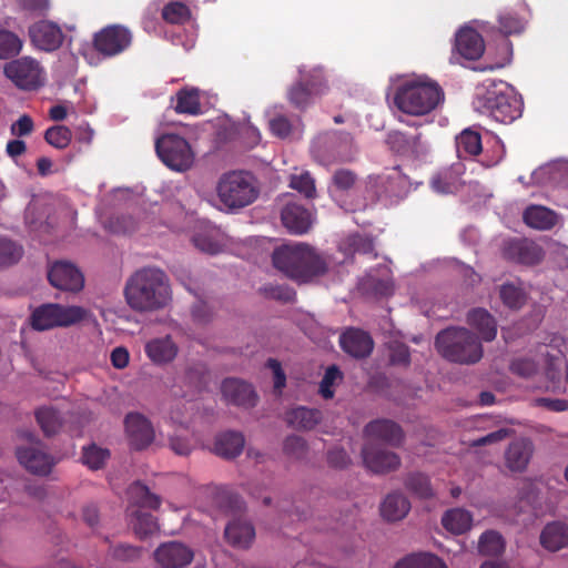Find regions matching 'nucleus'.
Masks as SVG:
<instances>
[{"instance_id":"25","label":"nucleus","mask_w":568,"mask_h":568,"mask_svg":"<svg viewBox=\"0 0 568 568\" xmlns=\"http://www.w3.org/2000/svg\"><path fill=\"white\" fill-rule=\"evenodd\" d=\"M532 455V445L527 439L513 442L505 453L506 466L511 471L526 469Z\"/></svg>"},{"instance_id":"29","label":"nucleus","mask_w":568,"mask_h":568,"mask_svg":"<svg viewBox=\"0 0 568 568\" xmlns=\"http://www.w3.org/2000/svg\"><path fill=\"white\" fill-rule=\"evenodd\" d=\"M525 223L536 230H549L558 222L557 214L541 205H531L524 213Z\"/></svg>"},{"instance_id":"37","label":"nucleus","mask_w":568,"mask_h":568,"mask_svg":"<svg viewBox=\"0 0 568 568\" xmlns=\"http://www.w3.org/2000/svg\"><path fill=\"white\" fill-rule=\"evenodd\" d=\"M321 419L316 409L297 407L286 414L287 423L296 429H312Z\"/></svg>"},{"instance_id":"35","label":"nucleus","mask_w":568,"mask_h":568,"mask_svg":"<svg viewBox=\"0 0 568 568\" xmlns=\"http://www.w3.org/2000/svg\"><path fill=\"white\" fill-rule=\"evenodd\" d=\"M394 568H448V566L436 555L418 552L402 558Z\"/></svg>"},{"instance_id":"20","label":"nucleus","mask_w":568,"mask_h":568,"mask_svg":"<svg viewBox=\"0 0 568 568\" xmlns=\"http://www.w3.org/2000/svg\"><path fill=\"white\" fill-rule=\"evenodd\" d=\"M221 390L229 403L247 407L255 404L256 396L252 386L243 381L226 378L222 383Z\"/></svg>"},{"instance_id":"53","label":"nucleus","mask_w":568,"mask_h":568,"mask_svg":"<svg viewBox=\"0 0 568 568\" xmlns=\"http://www.w3.org/2000/svg\"><path fill=\"white\" fill-rule=\"evenodd\" d=\"M518 251H519V261L525 264L538 263L544 256L542 250L540 248V246L532 242L523 243L518 247Z\"/></svg>"},{"instance_id":"19","label":"nucleus","mask_w":568,"mask_h":568,"mask_svg":"<svg viewBox=\"0 0 568 568\" xmlns=\"http://www.w3.org/2000/svg\"><path fill=\"white\" fill-rule=\"evenodd\" d=\"M365 467L376 474L387 473L396 469L399 464V457L392 452L366 445L362 452Z\"/></svg>"},{"instance_id":"5","label":"nucleus","mask_w":568,"mask_h":568,"mask_svg":"<svg viewBox=\"0 0 568 568\" xmlns=\"http://www.w3.org/2000/svg\"><path fill=\"white\" fill-rule=\"evenodd\" d=\"M128 495L130 500L128 518L135 535L140 538H145L156 532L159 526L155 518L143 509H159L161 498L151 493L150 489L141 483L132 484L128 490Z\"/></svg>"},{"instance_id":"14","label":"nucleus","mask_w":568,"mask_h":568,"mask_svg":"<svg viewBox=\"0 0 568 568\" xmlns=\"http://www.w3.org/2000/svg\"><path fill=\"white\" fill-rule=\"evenodd\" d=\"M124 429L130 446L136 450L145 449L155 438L151 422L140 413H130L125 416Z\"/></svg>"},{"instance_id":"57","label":"nucleus","mask_w":568,"mask_h":568,"mask_svg":"<svg viewBox=\"0 0 568 568\" xmlns=\"http://www.w3.org/2000/svg\"><path fill=\"white\" fill-rule=\"evenodd\" d=\"M110 556L118 560H132L140 556V548L130 545H118L110 550Z\"/></svg>"},{"instance_id":"16","label":"nucleus","mask_w":568,"mask_h":568,"mask_svg":"<svg viewBox=\"0 0 568 568\" xmlns=\"http://www.w3.org/2000/svg\"><path fill=\"white\" fill-rule=\"evenodd\" d=\"M29 36L34 47L47 52L59 49L64 39L61 28L57 23L47 20L32 24L29 29Z\"/></svg>"},{"instance_id":"47","label":"nucleus","mask_w":568,"mask_h":568,"mask_svg":"<svg viewBox=\"0 0 568 568\" xmlns=\"http://www.w3.org/2000/svg\"><path fill=\"white\" fill-rule=\"evenodd\" d=\"M109 457L110 452L108 449L95 445L83 448L82 460L91 469H99L103 467Z\"/></svg>"},{"instance_id":"12","label":"nucleus","mask_w":568,"mask_h":568,"mask_svg":"<svg viewBox=\"0 0 568 568\" xmlns=\"http://www.w3.org/2000/svg\"><path fill=\"white\" fill-rule=\"evenodd\" d=\"M24 436L29 445L19 446L16 452L20 465L34 475H49L57 463L55 459L44 450L39 440L33 439L32 435L24 434Z\"/></svg>"},{"instance_id":"43","label":"nucleus","mask_w":568,"mask_h":568,"mask_svg":"<svg viewBox=\"0 0 568 568\" xmlns=\"http://www.w3.org/2000/svg\"><path fill=\"white\" fill-rule=\"evenodd\" d=\"M175 111L178 113L199 114L201 104L196 89L181 90L176 94Z\"/></svg>"},{"instance_id":"36","label":"nucleus","mask_w":568,"mask_h":568,"mask_svg":"<svg viewBox=\"0 0 568 568\" xmlns=\"http://www.w3.org/2000/svg\"><path fill=\"white\" fill-rule=\"evenodd\" d=\"M481 151V139L479 133L465 129L456 138V152L459 159L477 155Z\"/></svg>"},{"instance_id":"23","label":"nucleus","mask_w":568,"mask_h":568,"mask_svg":"<svg viewBox=\"0 0 568 568\" xmlns=\"http://www.w3.org/2000/svg\"><path fill=\"white\" fill-rule=\"evenodd\" d=\"M365 435L372 440H381L397 446L403 440L400 427L392 420L378 419L365 427Z\"/></svg>"},{"instance_id":"4","label":"nucleus","mask_w":568,"mask_h":568,"mask_svg":"<svg viewBox=\"0 0 568 568\" xmlns=\"http://www.w3.org/2000/svg\"><path fill=\"white\" fill-rule=\"evenodd\" d=\"M217 206L233 212L251 205L260 194L256 178L248 171L233 170L223 173L215 185Z\"/></svg>"},{"instance_id":"6","label":"nucleus","mask_w":568,"mask_h":568,"mask_svg":"<svg viewBox=\"0 0 568 568\" xmlns=\"http://www.w3.org/2000/svg\"><path fill=\"white\" fill-rule=\"evenodd\" d=\"M437 351L447 359L458 363H475L480 359V343L466 328H447L436 337Z\"/></svg>"},{"instance_id":"1","label":"nucleus","mask_w":568,"mask_h":568,"mask_svg":"<svg viewBox=\"0 0 568 568\" xmlns=\"http://www.w3.org/2000/svg\"><path fill=\"white\" fill-rule=\"evenodd\" d=\"M124 298L131 310L152 313L165 310L172 302V288L166 273L153 266L136 270L124 285Z\"/></svg>"},{"instance_id":"45","label":"nucleus","mask_w":568,"mask_h":568,"mask_svg":"<svg viewBox=\"0 0 568 568\" xmlns=\"http://www.w3.org/2000/svg\"><path fill=\"white\" fill-rule=\"evenodd\" d=\"M504 550L501 536L496 531L484 532L478 542V551L485 556L499 555Z\"/></svg>"},{"instance_id":"26","label":"nucleus","mask_w":568,"mask_h":568,"mask_svg":"<svg viewBox=\"0 0 568 568\" xmlns=\"http://www.w3.org/2000/svg\"><path fill=\"white\" fill-rule=\"evenodd\" d=\"M225 538L234 547L247 548L255 538V529L246 519L237 518L225 527Z\"/></svg>"},{"instance_id":"64","label":"nucleus","mask_w":568,"mask_h":568,"mask_svg":"<svg viewBox=\"0 0 568 568\" xmlns=\"http://www.w3.org/2000/svg\"><path fill=\"white\" fill-rule=\"evenodd\" d=\"M328 464L335 468H344L349 464V457L343 449H333L327 456Z\"/></svg>"},{"instance_id":"31","label":"nucleus","mask_w":568,"mask_h":568,"mask_svg":"<svg viewBox=\"0 0 568 568\" xmlns=\"http://www.w3.org/2000/svg\"><path fill=\"white\" fill-rule=\"evenodd\" d=\"M410 503L402 494H389L381 505V514L388 521H397L406 517Z\"/></svg>"},{"instance_id":"54","label":"nucleus","mask_w":568,"mask_h":568,"mask_svg":"<svg viewBox=\"0 0 568 568\" xmlns=\"http://www.w3.org/2000/svg\"><path fill=\"white\" fill-rule=\"evenodd\" d=\"M169 446L176 455L186 456L194 449L195 444L192 438L176 433L170 436Z\"/></svg>"},{"instance_id":"42","label":"nucleus","mask_w":568,"mask_h":568,"mask_svg":"<svg viewBox=\"0 0 568 568\" xmlns=\"http://www.w3.org/2000/svg\"><path fill=\"white\" fill-rule=\"evenodd\" d=\"M270 129L274 135L281 139L300 138L303 131L298 121L292 123L287 118L283 115L271 119Z\"/></svg>"},{"instance_id":"51","label":"nucleus","mask_w":568,"mask_h":568,"mask_svg":"<svg viewBox=\"0 0 568 568\" xmlns=\"http://www.w3.org/2000/svg\"><path fill=\"white\" fill-rule=\"evenodd\" d=\"M290 186L308 199H313L316 195L315 181L308 172L292 175Z\"/></svg>"},{"instance_id":"33","label":"nucleus","mask_w":568,"mask_h":568,"mask_svg":"<svg viewBox=\"0 0 568 568\" xmlns=\"http://www.w3.org/2000/svg\"><path fill=\"white\" fill-rule=\"evenodd\" d=\"M442 524L449 532L462 535L470 529L473 516L463 508H453L443 515Z\"/></svg>"},{"instance_id":"52","label":"nucleus","mask_w":568,"mask_h":568,"mask_svg":"<svg viewBox=\"0 0 568 568\" xmlns=\"http://www.w3.org/2000/svg\"><path fill=\"white\" fill-rule=\"evenodd\" d=\"M342 378V374L336 366L326 369L325 375L320 384V393L324 398H332L334 395L333 386Z\"/></svg>"},{"instance_id":"41","label":"nucleus","mask_w":568,"mask_h":568,"mask_svg":"<svg viewBox=\"0 0 568 568\" xmlns=\"http://www.w3.org/2000/svg\"><path fill=\"white\" fill-rule=\"evenodd\" d=\"M320 92L321 89L316 82L307 83V87L303 82H298L290 89L287 97L293 105L304 108L311 102L312 97Z\"/></svg>"},{"instance_id":"34","label":"nucleus","mask_w":568,"mask_h":568,"mask_svg":"<svg viewBox=\"0 0 568 568\" xmlns=\"http://www.w3.org/2000/svg\"><path fill=\"white\" fill-rule=\"evenodd\" d=\"M244 437L240 433H224L215 442L214 452L224 458L239 456L244 448Z\"/></svg>"},{"instance_id":"61","label":"nucleus","mask_w":568,"mask_h":568,"mask_svg":"<svg viewBox=\"0 0 568 568\" xmlns=\"http://www.w3.org/2000/svg\"><path fill=\"white\" fill-rule=\"evenodd\" d=\"M508 436H509V430L506 428H500V429L493 432L486 436H483L478 439L473 440L470 443V446L476 447V446L495 444V443H498V442L507 438Z\"/></svg>"},{"instance_id":"21","label":"nucleus","mask_w":568,"mask_h":568,"mask_svg":"<svg viewBox=\"0 0 568 568\" xmlns=\"http://www.w3.org/2000/svg\"><path fill=\"white\" fill-rule=\"evenodd\" d=\"M281 217L283 225L293 234L306 233L313 223V214L296 203L287 204Z\"/></svg>"},{"instance_id":"17","label":"nucleus","mask_w":568,"mask_h":568,"mask_svg":"<svg viewBox=\"0 0 568 568\" xmlns=\"http://www.w3.org/2000/svg\"><path fill=\"white\" fill-rule=\"evenodd\" d=\"M48 278L52 286L62 291L78 292L84 284L82 273L68 262L54 263L48 272Z\"/></svg>"},{"instance_id":"3","label":"nucleus","mask_w":568,"mask_h":568,"mask_svg":"<svg viewBox=\"0 0 568 568\" xmlns=\"http://www.w3.org/2000/svg\"><path fill=\"white\" fill-rule=\"evenodd\" d=\"M444 100L442 89L425 77L406 79L396 90V108L409 115L420 116L436 109Z\"/></svg>"},{"instance_id":"15","label":"nucleus","mask_w":568,"mask_h":568,"mask_svg":"<svg viewBox=\"0 0 568 568\" xmlns=\"http://www.w3.org/2000/svg\"><path fill=\"white\" fill-rule=\"evenodd\" d=\"M193 550L179 541L160 545L154 551V559L162 568H183L192 562Z\"/></svg>"},{"instance_id":"58","label":"nucleus","mask_w":568,"mask_h":568,"mask_svg":"<svg viewBox=\"0 0 568 568\" xmlns=\"http://www.w3.org/2000/svg\"><path fill=\"white\" fill-rule=\"evenodd\" d=\"M10 131L11 134L16 136L29 135L33 131V121L29 115L23 114L12 123Z\"/></svg>"},{"instance_id":"32","label":"nucleus","mask_w":568,"mask_h":568,"mask_svg":"<svg viewBox=\"0 0 568 568\" xmlns=\"http://www.w3.org/2000/svg\"><path fill=\"white\" fill-rule=\"evenodd\" d=\"M540 542L550 551L561 549L568 544V527L561 523L548 524L540 535Z\"/></svg>"},{"instance_id":"28","label":"nucleus","mask_w":568,"mask_h":568,"mask_svg":"<svg viewBox=\"0 0 568 568\" xmlns=\"http://www.w3.org/2000/svg\"><path fill=\"white\" fill-rule=\"evenodd\" d=\"M464 173L463 164L457 163L452 168L442 170L432 179V187L440 194L456 192L460 186V176Z\"/></svg>"},{"instance_id":"49","label":"nucleus","mask_w":568,"mask_h":568,"mask_svg":"<svg viewBox=\"0 0 568 568\" xmlns=\"http://www.w3.org/2000/svg\"><path fill=\"white\" fill-rule=\"evenodd\" d=\"M22 247L7 239H0V267L17 263L22 256Z\"/></svg>"},{"instance_id":"38","label":"nucleus","mask_w":568,"mask_h":568,"mask_svg":"<svg viewBox=\"0 0 568 568\" xmlns=\"http://www.w3.org/2000/svg\"><path fill=\"white\" fill-rule=\"evenodd\" d=\"M195 246L202 252L216 254L224 246L223 234L216 229H210L203 233H199L194 237Z\"/></svg>"},{"instance_id":"55","label":"nucleus","mask_w":568,"mask_h":568,"mask_svg":"<svg viewBox=\"0 0 568 568\" xmlns=\"http://www.w3.org/2000/svg\"><path fill=\"white\" fill-rule=\"evenodd\" d=\"M500 29L505 34L520 32L524 28L523 21L513 12H503L499 14Z\"/></svg>"},{"instance_id":"7","label":"nucleus","mask_w":568,"mask_h":568,"mask_svg":"<svg viewBox=\"0 0 568 568\" xmlns=\"http://www.w3.org/2000/svg\"><path fill=\"white\" fill-rule=\"evenodd\" d=\"M90 315L91 313L82 306L49 303L32 312L30 324L37 331H47L77 325L88 320Z\"/></svg>"},{"instance_id":"56","label":"nucleus","mask_w":568,"mask_h":568,"mask_svg":"<svg viewBox=\"0 0 568 568\" xmlns=\"http://www.w3.org/2000/svg\"><path fill=\"white\" fill-rule=\"evenodd\" d=\"M356 175L349 170H337L333 175V184L339 191H347L354 186Z\"/></svg>"},{"instance_id":"30","label":"nucleus","mask_w":568,"mask_h":568,"mask_svg":"<svg viewBox=\"0 0 568 568\" xmlns=\"http://www.w3.org/2000/svg\"><path fill=\"white\" fill-rule=\"evenodd\" d=\"M467 322L478 331L481 338L486 342L493 341L497 335L496 321L486 310H473L468 314Z\"/></svg>"},{"instance_id":"50","label":"nucleus","mask_w":568,"mask_h":568,"mask_svg":"<svg viewBox=\"0 0 568 568\" xmlns=\"http://www.w3.org/2000/svg\"><path fill=\"white\" fill-rule=\"evenodd\" d=\"M406 487L420 498L433 496V488L429 479L423 474H412L406 480Z\"/></svg>"},{"instance_id":"22","label":"nucleus","mask_w":568,"mask_h":568,"mask_svg":"<svg viewBox=\"0 0 568 568\" xmlns=\"http://www.w3.org/2000/svg\"><path fill=\"white\" fill-rule=\"evenodd\" d=\"M456 50L468 60H476L485 51V44L481 36L471 28L465 27L456 34Z\"/></svg>"},{"instance_id":"13","label":"nucleus","mask_w":568,"mask_h":568,"mask_svg":"<svg viewBox=\"0 0 568 568\" xmlns=\"http://www.w3.org/2000/svg\"><path fill=\"white\" fill-rule=\"evenodd\" d=\"M132 41L131 32L121 26H109L94 36L95 49L106 57L124 51Z\"/></svg>"},{"instance_id":"60","label":"nucleus","mask_w":568,"mask_h":568,"mask_svg":"<svg viewBox=\"0 0 568 568\" xmlns=\"http://www.w3.org/2000/svg\"><path fill=\"white\" fill-rule=\"evenodd\" d=\"M511 371L520 376L528 377L537 372V364L529 358L516 359L511 364Z\"/></svg>"},{"instance_id":"8","label":"nucleus","mask_w":568,"mask_h":568,"mask_svg":"<svg viewBox=\"0 0 568 568\" xmlns=\"http://www.w3.org/2000/svg\"><path fill=\"white\" fill-rule=\"evenodd\" d=\"M474 108L500 123H510L521 114V103L514 94L496 90L478 95Z\"/></svg>"},{"instance_id":"44","label":"nucleus","mask_w":568,"mask_h":568,"mask_svg":"<svg viewBox=\"0 0 568 568\" xmlns=\"http://www.w3.org/2000/svg\"><path fill=\"white\" fill-rule=\"evenodd\" d=\"M22 40L13 32L0 30V60L18 55L22 50Z\"/></svg>"},{"instance_id":"63","label":"nucleus","mask_w":568,"mask_h":568,"mask_svg":"<svg viewBox=\"0 0 568 568\" xmlns=\"http://www.w3.org/2000/svg\"><path fill=\"white\" fill-rule=\"evenodd\" d=\"M20 7L30 13L41 14L48 11L49 0H20Z\"/></svg>"},{"instance_id":"59","label":"nucleus","mask_w":568,"mask_h":568,"mask_svg":"<svg viewBox=\"0 0 568 568\" xmlns=\"http://www.w3.org/2000/svg\"><path fill=\"white\" fill-rule=\"evenodd\" d=\"M284 450L295 458H301L305 453V442L298 436H290L284 443Z\"/></svg>"},{"instance_id":"62","label":"nucleus","mask_w":568,"mask_h":568,"mask_svg":"<svg viewBox=\"0 0 568 568\" xmlns=\"http://www.w3.org/2000/svg\"><path fill=\"white\" fill-rule=\"evenodd\" d=\"M111 363L118 369H123L128 366L130 354L125 347L119 346L111 352Z\"/></svg>"},{"instance_id":"9","label":"nucleus","mask_w":568,"mask_h":568,"mask_svg":"<svg viewBox=\"0 0 568 568\" xmlns=\"http://www.w3.org/2000/svg\"><path fill=\"white\" fill-rule=\"evenodd\" d=\"M155 151L161 161L171 170L183 172L194 162L189 142L176 134H163L155 140Z\"/></svg>"},{"instance_id":"40","label":"nucleus","mask_w":568,"mask_h":568,"mask_svg":"<svg viewBox=\"0 0 568 568\" xmlns=\"http://www.w3.org/2000/svg\"><path fill=\"white\" fill-rule=\"evenodd\" d=\"M37 422L47 436L57 434L63 425L62 416L51 407H42L36 413Z\"/></svg>"},{"instance_id":"11","label":"nucleus","mask_w":568,"mask_h":568,"mask_svg":"<svg viewBox=\"0 0 568 568\" xmlns=\"http://www.w3.org/2000/svg\"><path fill=\"white\" fill-rule=\"evenodd\" d=\"M313 155L324 165H327L331 160H352L354 155L353 140L348 134H331L318 139L313 146Z\"/></svg>"},{"instance_id":"2","label":"nucleus","mask_w":568,"mask_h":568,"mask_svg":"<svg viewBox=\"0 0 568 568\" xmlns=\"http://www.w3.org/2000/svg\"><path fill=\"white\" fill-rule=\"evenodd\" d=\"M272 260L275 268L298 283H308L331 267V260L306 243L284 244L274 250Z\"/></svg>"},{"instance_id":"46","label":"nucleus","mask_w":568,"mask_h":568,"mask_svg":"<svg viewBox=\"0 0 568 568\" xmlns=\"http://www.w3.org/2000/svg\"><path fill=\"white\" fill-rule=\"evenodd\" d=\"M44 140L53 148L63 150L70 144L72 133L64 125H54L45 131Z\"/></svg>"},{"instance_id":"18","label":"nucleus","mask_w":568,"mask_h":568,"mask_svg":"<svg viewBox=\"0 0 568 568\" xmlns=\"http://www.w3.org/2000/svg\"><path fill=\"white\" fill-rule=\"evenodd\" d=\"M146 357L156 366L172 363L179 354V346L170 335L149 339L144 345Z\"/></svg>"},{"instance_id":"39","label":"nucleus","mask_w":568,"mask_h":568,"mask_svg":"<svg viewBox=\"0 0 568 568\" xmlns=\"http://www.w3.org/2000/svg\"><path fill=\"white\" fill-rule=\"evenodd\" d=\"M499 296L504 305L511 310H519L527 302V294L520 284L506 283L501 285Z\"/></svg>"},{"instance_id":"27","label":"nucleus","mask_w":568,"mask_h":568,"mask_svg":"<svg viewBox=\"0 0 568 568\" xmlns=\"http://www.w3.org/2000/svg\"><path fill=\"white\" fill-rule=\"evenodd\" d=\"M531 180L536 184L556 183L562 184L568 182V162L556 161L538 168L531 174Z\"/></svg>"},{"instance_id":"48","label":"nucleus","mask_w":568,"mask_h":568,"mask_svg":"<svg viewBox=\"0 0 568 568\" xmlns=\"http://www.w3.org/2000/svg\"><path fill=\"white\" fill-rule=\"evenodd\" d=\"M162 17L170 23H183L190 18V9L182 2H170L163 8Z\"/></svg>"},{"instance_id":"10","label":"nucleus","mask_w":568,"mask_h":568,"mask_svg":"<svg viewBox=\"0 0 568 568\" xmlns=\"http://www.w3.org/2000/svg\"><path fill=\"white\" fill-rule=\"evenodd\" d=\"M3 72L18 88L34 90L45 81V71L42 65L31 57H22L6 63Z\"/></svg>"},{"instance_id":"24","label":"nucleus","mask_w":568,"mask_h":568,"mask_svg":"<svg viewBox=\"0 0 568 568\" xmlns=\"http://www.w3.org/2000/svg\"><path fill=\"white\" fill-rule=\"evenodd\" d=\"M342 348L354 357L367 356L373 349L371 336L361 329H348L339 338Z\"/></svg>"}]
</instances>
